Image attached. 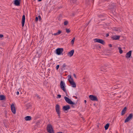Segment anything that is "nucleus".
Returning <instances> with one entry per match:
<instances>
[{
    "label": "nucleus",
    "mask_w": 133,
    "mask_h": 133,
    "mask_svg": "<svg viewBox=\"0 0 133 133\" xmlns=\"http://www.w3.org/2000/svg\"><path fill=\"white\" fill-rule=\"evenodd\" d=\"M47 131L49 133H54V130L51 124L48 125L47 127Z\"/></svg>",
    "instance_id": "f257e3e1"
},
{
    "label": "nucleus",
    "mask_w": 133,
    "mask_h": 133,
    "mask_svg": "<svg viewBox=\"0 0 133 133\" xmlns=\"http://www.w3.org/2000/svg\"><path fill=\"white\" fill-rule=\"evenodd\" d=\"M60 106L57 104L55 106V109L59 118H60L61 112L60 111Z\"/></svg>",
    "instance_id": "f03ea898"
},
{
    "label": "nucleus",
    "mask_w": 133,
    "mask_h": 133,
    "mask_svg": "<svg viewBox=\"0 0 133 133\" xmlns=\"http://www.w3.org/2000/svg\"><path fill=\"white\" fill-rule=\"evenodd\" d=\"M60 85L61 89L65 92H66V90L65 88V85L64 82L62 81H61L60 82Z\"/></svg>",
    "instance_id": "7ed1b4c3"
},
{
    "label": "nucleus",
    "mask_w": 133,
    "mask_h": 133,
    "mask_svg": "<svg viewBox=\"0 0 133 133\" xmlns=\"http://www.w3.org/2000/svg\"><path fill=\"white\" fill-rule=\"evenodd\" d=\"M64 98L66 102L68 104L71 105L75 104V103H74L72 102L70 99L69 98L65 96L64 97Z\"/></svg>",
    "instance_id": "20e7f679"
},
{
    "label": "nucleus",
    "mask_w": 133,
    "mask_h": 133,
    "mask_svg": "<svg viewBox=\"0 0 133 133\" xmlns=\"http://www.w3.org/2000/svg\"><path fill=\"white\" fill-rule=\"evenodd\" d=\"M94 40L95 42H98L103 45L105 44L104 41L102 39L95 38Z\"/></svg>",
    "instance_id": "39448f33"
},
{
    "label": "nucleus",
    "mask_w": 133,
    "mask_h": 133,
    "mask_svg": "<svg viewBox=\"0 0 133 133\" xmlns=\"http://www.w3.org/2000/svg\"><path fill=\"white\" fill-rule=\"evenodd\" d=\"M63 48H58L56 50V54L58 55H60L63 51Z\"/></svg>",
    "instance_id": "423d86ee"
},
{
    "label": "nucleus",
    "mask_w": 133,
    "mask_h": 133,
    "mask_svg": "<svg viewBox=\"0 0 133 133\" xmlns=\"http://www.w3.org/2000/svg\"><path fill=\"white\" fill-rule=\"evenodd\" d=\"M89 98L91 100L93 101H98V99L96 96L92 95H90L89 96Z\"/></svg>",
    "instance_id": "0eeeda50"
},
{
    "label": "nucleus",
    "mask_w": 133,
    "mask_h": 133,
    "mask_svg": "<svg viewBox=\"0 0 133 133\" xmlns=\"http://www.w3.org/2000/svg\"><path fill=\"white\" fill-rule=\"evenodd\" d=\"M132 117L133 115L132 114H130L125 119L124 121V122L126 123L128 122L130 119L132 118Z\"/></svg>",
    "instance_id": "6e6552de"
},
{
    "label": "nucleus",
    "mask_w": 133,
    "mask_h": 133,
    "mask_svg": "<svg viewBox=\"0 0 133 133\" xmlns=\"http://www.w3.org/2000/svg\"><path fill=\"white\" fill-rule=\"evenodd\" d=\"M68 81L72 87L75 88L76 87V84L74 82L73 79L72 80H70L69 79H68Z\"/></svg>",
    "instance_id": "1a4fd4ad"
},
{
    "label": "nucleus",
    "mask_w": 133,
    "mask_h": 133,
    "mask_svg": "<svg viewBox=\"0 0 133 133\" xmlns=\"http://www.w3.org/2000/svg\"><path fill=\"white\" fill-rule=\"evenodd\" d=\"M11 109L12 112L14 114H15L16 110L14 104H12L11 105Z\"/></svg>",
    "instance_id": "9d476101"
},
{
    "label": "nucleus",
    "mask_w": 133,
    "mask_h": 133,
    "mask_svg": "<svg viewBox=\"0 0 133 133\" xmlns=\"http://www.w3.org/2000/svg\"><path fill=\"white\" fill-rule=\"evenodd\" d=\"M70 108L69 105H65L63 107L62 109L64 111H67L70 109Z\"/></svg>",
    "instance_id": "9b49d317"
},
{
    "label": "nucleus",
    "mask_w": 133,
    "mask_h": 133,
    "mask_svg": "<svg viewBox=\"0 0 133 133\" xmlns=\"http://www.w3.org/2000/svg\"><path fill=\"white\" fill-rule=\"evenodd\" d=\"M131 53L132 51L131 50L129 51L128 52H127L126 55V58H130L131 56Z\"/></svg>",
    "instance_id": "f8f14e48"
},
{
    "label": "nucleus",
    "mask_w": 133,
    "mask_h": 133,
    "mask_svg": "<svg viewBox=\"0 0 133 133\" xmlns=\"http://www.w3.org/2000/svg\"><path fill=\"white\" fill-rule=\"evenodd\" d=\"M74 50H71V51H70L68 53V56H69L70 57H71L73 56L74 54Z\"/></svg>",
    "instance_id": "ddd939ff"
},
{
    "label": "nucleus",
    "mask_w": 133,
    "mask_h": 133,
    "mask_svg": "<svg viewBox=\"0 0 133 133\" xmlns=\"http://www.w3.org/2000/svg\"><path fill=\"white\" fill-rule=\"evenodd\" d=\"M25 16L24 15H23L22 17V26L23 27L24 25L25 21Z\"/></svg>",
    "instance_id": "4468645a"
},
{
    "label": "nucleus",
    "mask_w": 133,
    "mask_h": 133,
    "mask_svg": "<svg viewBox=\"0 0 133 133\" xmlns=\"http://www.w3.org/2000/svg\"><path fill=\"white\" fill-rule=\"evenodd\" d=\"M120 36L117 35L111 37L112 39L114 40H117L119 39Z\"/></svg>",
    "instance_id": "2eb2a0df"
},
{
    "label": "nucleus",
    "mask_w": 133,
    "mask_h": 133,
    "mask_svg": "<svg viewBox=\"0 0 133 133\" xmlns=\"http://www.w3.org/2000/svg\"><path fill=\"white\" fill-rule=\"evenodd\" d=\"M20 0H15L14 1V4L16 6H19L20 4Z\"/></svg>",
    "instance_id": "dca6fc26"
},
{
    "label": "nucleus",
    "mask_w": 133,
    "mask_h": 133,
    "mask_svg": "<svg viewBox=\"0 0 133 133\" xmlns=\"http://www.w3.org/2000/svg\"><path fill=\"white\" fill-rule=\"evenodd\" d=\"M127 109V108L126 107H125L122 110L121 112V115H124L125 113V112L126 111Z\"/></svg>",
    "instance_id": "f3484780"
},
{
    "label": "nucleus",
    "mask_w": 133,
    "mask_h": 133,
    "mask_svg": "<svg viewBox=\"0 0 133 133\" xmlns=\"http://www.w3.org/2000/svg\"><path fill=\"white\" fill-rule=\"evenodd\" d=\"M24 119L26 121H30L31 119V117L30 116H27L24 118Z\"/></svg>",
    "instance_id": "a211bd4d"
},
{
    "label": "nucleus",
    "mask_w": 133,
    "mask_h": 133,
    "mask_svg": "<svg viewBox=\"0 0 133 133\" xmlns=\"http://www.w3.org/2000/svg\"><path fill=\"white\" fill-rule=\"evenodd\" d=\"M62 32L61 31L59 30H58V31L56 33H54L53 35L55 36L59 35Z\"/></svg>",
    "instance_id": "6ab92c4d"
},
{
    "label": "nucleus",
    "mask_w": 133,
    "mask_h": 133,
    "mask_svg": "<svg viewBox=\"0 0 133 133\" xmlns=\"http://www.w3.org/2000/svg\"><path fill=\"white\" fill-rule=\"evenodd\" d=\"M5 98V97L4 95H0V100H3Z\"/></svg>",
    "instance_id": "aec40b11"
},
{
    "label": "nucleus",
    "mask_w": 133,
    "mask_h": 133,
    "mask_svg": "<svg viewBox=\"0 0 133 133\" xmlns=\"http://www.w3.org/2000/svg\"><path fill=\"white\" fill-rule=\"evenodd\" d=\"M109 125L108 123H107L104 126V128L105 130H107L108 128Z\"/></svg>",
    "instance_id": "412c9836"
},
{
    "label": "nucleus",
    "mask_w": 133,
    "mask_h": 133,
    "mask_svg": "<svg viewBox=\"0 0 133 133\" xmlns=\"http://www.w3.org/2000/svg\"><path fill=\"white\" fill-rule=\"evenodd\" d=\"M118 49L119 50V52L120 54H121L123 52V50H122L121 48L120 47L118 48Z\"/></svg>",
    "instance_id": "4be33fe9"
},
{
    "label": "nucleus",
    "mask_w": 133,
    "mask_h": 133,
    "mask_svg": "<svg viewBox=\"0 0 133 133\" xmlns=\"http://www.w3.org/2000/svg\"><path fill=\"white\" fill-rule=\"evenodd\" d=\"M68 79H69L70 80H73V78L71 77V76L70 75H68Z\"/></svg>",
    "instance_id": "5701e85b"
},
{
    "label": "nucleus",
    "mask_w": 133,
    "mask_h": 133,
    "mask_svg": "<svg viewBox=\"0 0 133 133\" xmlns=\"http://www.w3.org/2000/svg\"><path fill=\"white\" fill-rule=\"evenodd\" d=\"M65 30L66 32H67V33H69L70 31L69 29L66 28L65 29Z\"/></svg>",
    "instance_id": "b1692460"
},
{
    "label": "nucleus",
    "mask_w": 133,
    "mask_h": 133,
    "mask_svg": "<svg viewBox=\"0 0 133 133\" xmlns=\"http://www.w3.org/2000/svg\"><path fill=\"white\" fill-rule=\"evenodd\" d=\"M75 37H74L73 38V39H72V41H71V43L72 44H74V42L75 41Z\"/></svg>",
    "instance_id": "393cba45"
},
{
    "label": "nucleus",
    "mask_w": 133,
    "mask_h": 133,
    "mask_svg": "<svg viewBox=\"0 0 133 133\" xmlns=\"http://www.w3.org/2000/svg\"><path fill=\"white\" fill-rule=\"evenodd\" d=\"M104 66L102 67L101 68V71H104V70H105V69L104 68Z\"/></svg>",
    "instance_id": "a878e982"
},
{
    "label": "nucleus",
    "mask_w": 133,
    "mask_h": 133,
    "mask_svg": "<svg viewBox=\"0 0 133 133\" xmlns=\"http://www.w3.org/2000/svg\"><path fill=\"white\" fill-rule=\"evenodd\" d=\"M35 96L37 97V98L38 99H40V97L37 94H35Z\"/></svg>",
    "instance_id": "bb28decb"
},
{
    "label": "nucleus",
    "mask_w": 133,
    "mask_h": 133,
    "mask_svg": "<svg viewBox=\"0 0 133 133\" xmlns=\"http://www.w3.org/2000/svg\"><path fill=\"white\" fill-rule=\"evenodd\" d=\"M68 23V22L67 21H65L64 22V25H67Z\"/></svg>",
    "instance_id": "cd10ccee"
},
{
    "label": "nucleus",
    "mask_w": 133,
    "mask_h": 133,
    "mask_svg": "<svg viewBox=\"0 0 133 133\" xmlns=\"http://www.w3.org/2000/svg\"><path fill=\"white\" fill-rule=\"evenodd\" d=\"M90 21H91V20L88 23H86V24L84 26L85 27H86L88 25V24H89V23L90 22Z\"/></svg>",
    "instance_id": "c85d7f7f"
},
{
    "label": "nucleus",
    "mask_w": 133,
    "mask_h": 133,
    "mask_svg": "<svg viewBox=\"0 0 133 133\" xmlns=\"http://www.w3.org/2000/svg\"><path fill=\"white\" fill-rule=\"evenodd\" d=\"M61 97V96L60 95H57V98H60Z\"/></svg>",
    "instance_id": "c756f323"
},
{
    "label": "nucleus",
    "mask_w": 133,
    "mask_h": 133,
    "mask_svg": "<svg viewBox=\"0 0 133 133\" xmlns=\"http://www.w3.org/2000/svg\"><path fill=\"white\" fill-rule=\"evenodd\" d=\"M59 65H57L56 66V69L57 70L59 68Z\"/></svg>",
    "instance_id": "7c9ffc66"
},
{
    "label": "nucleus",
    "mask_w": 133,
    "mask_h": 133,
    "mask_svg": "<svg viewBox=\"0 0 133 133\" xmlns=\"http://www.w3.org/2000/svg\"><path fill=\"white\" fill-rule=\"evenodd\" d=\"M71 1L72 2L74 3L76 2V0H71Z\"/></svg>",
    "instance_id": "2f4dec72"
},
{
    "label": "nucleus",
    "mask_w": 133,
    "mask_h": 133,
    "mask_svg": "<svg viewBox=\"0 0 133 133\" xmlns=\"http://www.w3.org/2000/svg\"><path fill=\"white\" fill-rule=\"evenodd\" d=\"M66 66V65L64 63L62 65V67L63 68H64Z\"/></svg>",
    "instance_id": "473e14b6"
},
{
    "label": "nucleus",
    "mask_w": 133,
    "mask_h": 133,
    "mask_svg": "<svg viewBox=\"0 0 133 133\" xmlns=\"http://www.w3.org/2000/svg\"><path fill=\"white\" fill-rule=\"evenodd\" d=\"M38 18H39V20H41V17L40 16H39V15L38 16Z\"/></svg>",
    "instance_id": "72a5a7b5"
},
{
    "label": "nucleus",
    "mask_w": 133,
    "mask_h": 133,
    "mask_svg": "<svg viewBox=\"0 0 133 133\" xmlns=\"http://www.w3.org/2000/svg\"><path fill=\"white\" fill-rule=\"evenodd\" d=\"M38 17H36L35 18V21H38Z\"/></svg>",
    "instance_id": "f704fd0d"
},
{
    "label": "nucleus",
    "mask_w": 133,
    "mask_h": 133,
    "mask_svg": "<svg viewBox=\"0 0 133 133\" xmlns=\"http://www.w3.org/2000/svg\"><path fill=\"white\" fill-rule=\"evenodd\" d=\"M3 37V35L2 34H0V37L2 38Z\"/></svg>",
    "instance_id": "c9c22d12"
},
{
    "label": "nucleus",
    "mask_w": 133,
    "mask_h": 133,
    "mask_svg": "<svg viewBox=\"0 0 133 133\" xmlns=\"http://www.w3.org/2000/svg\"><path fill=\"white\" fill-rule=\"evenodd\" d=\"M73 75H74V77L75 78H76V75L75 74H73Z\"/></svg>",
    "instance_id": "e433bc0d"
},
{
    "label": "nucleus",
    "mask_w": 133,
    "mask_h": 133,
    "mask_svg": "<svg viewBox=\"0 0 133 133\" xmlns=\"http://www.w3.org/2000/svg\"><path fill=\"white\" fill-rule=\"evenodd\" d=\"M115 30L117 31H120V30L118 29H116Z\"/></svg>",
    "instance_id": "4c0bfd02"
},
{
    "label": "nucleus",
    "mask_w": 133,
    "mask_h": 133,
    "mask_svg": "<svg viewBox=\"0 0 133 133\" xmlns=\"http://www.w3.org/2000/svg\"><path fill=\"white\" fill-rule=\"evenodd\" d=\"M16 94L17 95H18L19 94V92L18 91H17Z\"/></svg>",
    "instance_id": "58836bf2"
},
{
    "label": "nucleus",
    "mask_w": 133,
    "mask_h": 133,
    "mask_svg": "<svg viewBox=\"0 0 133 133\" xmlns=\"http://www.w3.org/2000/svg\"><path fill=\"white\" fill-rule=\"evenodd\" d=\"M109 46L110 47H112V45L111 44H109Z\"/></svg>",
    "instance_id": "ea45409f"
},
{
    "label": "nucleus",
    "mask_w": 133,
    "mask_h": 133,
    "mask_svg": "<svg viewBox=\"0 0 133 133\" xmlns=\"http://www.w3.org/2000/svg\"><path fill=\"white\" fill-rule=\"evenodd\" d=\"M109 36V34H107L106 35V37H108Z\"/></svg>",
    "instance_id": "a19ab883"
},
{
    "label": "nucleus",
    "mask_w": 133,
    "mask_h": 133,
    "mask_svg": "<svg viewBox=\"0 0 133 133\" xmlns=\"http://www.w3.org/2000/svg\"><path fill=\"white\" fill-rule=\"evenodd\" d=\"M84 103H86L87 101L86 100L84 101Z\"/></svg>",
    "instance_id": "79ce46f5"
},
{
    "label": "nucleus",
    "mask_w": 133,
    "mask_h": 133,
    "mask_svg": "<svg viewBox=\"0 0 133 133\" xmlns=\"http://www.w3.org/2000/svg\"><path fill=\"white\" fill-rule=\"evenodd\" d=\"M57 133H62V132L59 131V132H57Z\"/></svg>",
    "instance_id": "37998d69"
},
{
    "label": "nucleus",
    "mask_w": 133,
    "mask_h": 133,
    "mask_svg": "<svg viewBox=\"0 0 133 133\" xmlns=\"http://www.w3.org/2000/svg\"><path fill=\"white\" fill-rule=\"evenodd\" d=\"M39 2H40L42 1V0H38Z\"/></svg>",
    "instance_id": "c03bdc74"
},
{
    "label": "nucleus",
    "mask_w": 133,
    "mask_h": 133,
    "mask_svg": "<svg viewBox=\"0 0 133 133\" xmlns=\"http://www.w3.org/2000/svg\"><path fill=\"white\" fill-rule=\"evenodd\" d=\"M66 95V96H68L67 95Z\"/></svg>",
    "instance_id": "a18cd8bd"
},
{
    "label": "nucleus",
    "mask_w": 133,
    "mask_h": 133,
    "mask_svg": "<svg viewBox=\"0 0 133 133\" xmlns=\"http://www.w3.org/2000/svg\"><path fill=\"white\" fill-rule=\"evenodd\" d=\"M34 1H35V0H34Z\"/></svg>",
    "instance_id": "49530a36"
}]
</instances>
